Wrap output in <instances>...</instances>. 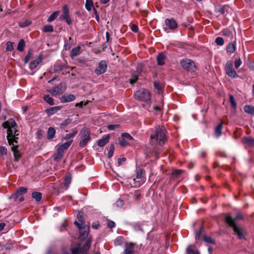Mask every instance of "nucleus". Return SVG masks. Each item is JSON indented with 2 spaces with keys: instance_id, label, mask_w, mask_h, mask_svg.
I'll return each instance as SVG.
<instances>
[{
  "instance_id": "38",
  "label": "nucleus",
  "mask_w": 254,
  "mask_h": 254,
  "mask_svg": "<svg viewBox=\"0 0 254 254\" xmlns=\"http://www.w3.org/2000/svg\"><path fill=\"white\" fill-rule=\"evenodd\" d=\"M229 97L231 106L232 108L235 109L237 108V103L236 102L235 99L232 95H230Z\"/></svg>"
},
{
  "instance_id": "51",
  "label": "nucleus",
  "mask_w": 254,
  "mask_h": 254,
  "mask_svg": "<svg viewBox=\"0 0 254 254\" xmlns=\"http://www.w3.org/2000/svg\"><path fill=\"white\" fill-rule=\"evenodd\" d=\"M183 172L184 171L183 170H176L172 172V176L173 177H177Z\"/></svg>"
},
{
  "instance_id": "30",
  "label": "nucleus",
  "mask_w": 254,
  "mask_h": 254,
  "mask_svg": "<svg viewBox=\"0 0 254 254\" xmlns=\"http://www.w3.org/2000/svg\"><path fill=\"white\" fill-rule=\"evenodd\" d=\"M72 142V140L68 141L65 143H64L62 144V145H60L58 147V149H61L62 151L64 153V151L66 149H67L69 146L71 145V143Z\"/></svg>"
},
{
  "instance_id": "47",
  "label": "nucleus",
  "mask_w": 254,
  "mask_h": 254,
  "mask_svg": "<svg viewBox=\"0 0 254 254\" xmlns=\"http://www.w3.org/2000/svg\"><path fill=\"white\" fill-rule=\"evenodd\" d=\"M141 195L139 191H135L133 194V198L134 200L138 201L140 198Z\"/></svg>"
},
{
  "instance_id": "12",
  "label": "nucleus",
  "mask_w": 254,
  "mask_h": 254,
  "mask_svg": "<svg viewBox=\"0 0 254 254\" xmlns=\"http://www.w3.org/2000/svg\"><path fill=\"white\" fill-rule=\"evenodd\" d=\"M142 72V68L141 66H138L136 67V70L132 72L130 79H129V83L131 84H134L138 79V76Z\"/></svg>"
},
{
  "instance_id": "3",
  "label": "nucleus",
  "mask_w": 254,
  "mask_h": 254,
  "mask_svg": "<svg viewBox=\"0 0 254 254\" xmlns=\"http://www.w3.org/2000/svg\"><path fill=\"white\" fill-rule=\"evenodd\" d=\"M150 93L146 89H141L134 93L135 98L137 100L148 103L150 100Z\"/></svg>"
},
{
  "instance_id": "39",
  "label": "nucleus",
  "mask_w": 254,
  "mask_h": 254,
  "mask_svg": "<svg viewBox=\"0 0 254 254\" xmlns=\"http://www.w3.org/2000/svg\"><path fill=\"white\" fill-rule=\"evenodd\" d=\"M71 122V120L70 119H67L65 120H64L61 124V125H60V127L62 129H64L65 127L67 126L69 124H70Z\"/></svg>"
},
{
  "instance_id": "61",
  "label": "nucleus",
  "mask_w": 254,
  "mask_h": 254,
  "mask_svg": "<svg viewBox=\"0 0 254 254\" xmlns=\"http://www.w3.org/2000/svg\"><path fill=\"white\" fill-rule=\"evenodd\" d=\"M124 201L122 200L119 199L116 201L115 205L118 207L121 208L124 205Z\"/></svg>"
},
{
  "instance_id": "6",
  "label": "nucleus",
  "mask_w": 254,
  "mask_h": 254,
  "mask_svg": "<svg viewBox=\"0 0 254 254\" xmlns=\"http://www.w3.org/2000/svg\"><path fill=\"white\" fill-rule=\"evenodd\" d=\"M226 74L230 77L236 78L239 76L233 68V63L232 61H228L225 66Z\"/></svg>"
},
{
  "instance_id": "9",
  "label": "nucleus",
  "mask_w": 254,
  "mask_h": 254,
  "mask_svg": "<svg viewBox=\"0 0 254 254\" xmlns=\"http://www.w3.org/2000/svg\"><path fill=\"white\" fill-rule=\"evenodd\" d=\"M165 23L166 26V27L164 28L165 31H167L168 29L173 31L177 27V23L173 18L166 19L165 21Z\"/></svg>"
},
{
  "instance_id": "1",
  "label": "nucleus",
  "mask_w": 254,
  "mask_h": 254,
  "mask_svg": "<svg viewBox=\"0 0 254 254\" xmlns=\"http://www.w3.org/2000/svg\"><path fill=\"white\" fill-rule=\"evenodd\" d=\"M151 139H155L159 144L163 145L166 140V130L164 127H157L154 133L150 135Z\"/></svg>"
},
{
  "instance_id": "10",
  "label": "nucleus",
  "mask_w": 254,
  "mask_h": 254,
  "mask_svg": "<svg viewBox=\"0 0 254 254\" xmlns=\"http://www.w3.org/2000/svg\"><path fill=\"white\" fill-rule=\"evenodd\" d=\"M7 128V139L8 140L9 145H11L12 142L11 137H15V136H18V131L16 129V127H8Z\"/></svg>"
},
{
  "instance_id": "56",
  "label": "nucleus",
  "mask_w": 254,
  "mask_h": 254,
  "mask_svg": "<svg viewBox=\"0 0 254 254\" xmlns=\"http://www.w3.org/2000/svg\"><path fill=\"white\" fill-rule=\"evenodd\" d=\"M31 23V21L29 20H26L24 22H21L19 24V26L21 27H24L27 26H29Z\"/></svg>"
},
{
  "instance_id": "48",
  "label": "nucleus",
  "mask_w": 254,
  "mask_h": 254,
  "mask_svg": "<svg viewBox=\"0 0 254 254\" xmlns=\"http://www.w3.org/2000/svg\"><path fill=\"white\" fill-rule=\"evenodd\" d=\"M222 33L224 36L230 37L232 36V32L229 29H226L222 31Z\"/></svg>"
},
{
  "instance_id": "28",
  "label": "nucleus",
  "mask_w": 254,
  "mask_h": 254,
  "mask_svg": "<svg viewBox=\"0 0 254 254\" xmlns=\"http://www.w3.org/2000/svg\"><path fill=\"white\" fill-rule=\"evenodd\" d=\"M244 111L250 115H254V106L247 105L244 108Z\"/></svg>"
},
{
  "instance_id": "63",
  "label": "nucleus",
  "mask_w": 254,
  "mask_h": 254,
  "mask_svg": "<svg viewBox=\"0 0 254 254\" xmlns=\"http://www.w3.org/2000/svg\"><path fill=\"white\" fill-rule=\"evenodd\" d=\"M108 226L109 228H113L115 227V223L111 220H109L108 222Z\"/></svg>"
},
{
  "instance_id": "44",
  "label": "nucleus",
  "mask_w": 254,
  "mask_h": 254,
  "mask_svg": "<svg viewBox=\"0 0 254 254\" xmlns=\"http://www.w3.org/2000/svg\"><path fill=\"white\" fill-rule=\"evenodd\" d=\"M122 137L127 141H132L133 140V137L128 133H123L122 134Z\"/></svg>"
},
{
  "instance_id": "46",
  "label": "nucleus",
  "mask_w": 254,
  "mask_h": 254,
  "mask_svg": "<svg viewBox=\"0 0 254 254\" xmlns=\"http://www.w3.org/2000/svg\"><path fill=\"white\" fill-rule=\"evenodd\" d=\"M203 240L207 243L208 244H215V241L213 240L210 237H207L206 236H203Z\"/></svg>"
},
{
  "instance_id": "54",
  "label": "nucleus",
  "mask_w": 254,
  "mask_h": 254,
  "mask_svg": "<svg viewBox=\"0 0 254 254\" xmlns=\"http://www.w3.org/2000/svg\"><path fill=\"white\" fill-rule=\"evenodd\" d=\"M119 144L122 146H126L129 144V143L125 139V138H124L123 137H122L119 140Z\"/></svg>"
},
{
  "instance_id": "18",
  "label": "nucleus",
  "mask_w": 254,
  "mask_h": 254,
  "mask_svg": "<svg viewBox=\"0 0 254 254\" xmlns=\"http://www.w3.org/2000/svg\"><path fill=\"white\" fill-rule=\"evenodd\" d=\"M109 135L105 134L98 141L97 144L99 146L103 147L109 141Z\"/></svg>"
},
{
  "instance_id": "7",
  "label": "nucleus",
  "mask_w": 254,
  "mask_h": 254,
  "mask_svg": "<svg viewBox=\"0 0 254 254\" xmlns=\"http://www.w3.org/2000/svg\"><path fill=\"white\" fill-rule=\"evenodd\" d=\"M107 70V63L106 61H100L97 64L96 68L94 69V73L96 75H101L106 72Z\"/></svg>"
},
{
  "instance_id": "4",
  "label": "nucleus",
  "mask_w": 254,
  "mask_h": 254,
  "mask_svg": "<svg viewBox=\"0 0 254 254\" xmlns=\"http://www.w3.org/2000/svg\"><path fill=\"white\" fill-rule=\"evenodd\" d=\"M180 64L183 69L188 71L193 72L196 68L195 63L192 60L189 59L182 60L180 62Z\"/></svg>"
},
{
  "instance_id": "22",
  "label": "nucleus",
  "mask_w": 254,
  "mask_h": 254,
  "mask_svg": "<svg viewBox=\"0 0 254 254\" xmlns=\"http://www.w3.org/2000/svg\"><path fill=\"white\" fill-rule=\"evenodd\" d=\"M80 230V237L81 239H84L88 234V229L86 228L85 224L81 226V228H78Z\"/></svg>"
},
{
  "instance_id": "25",
  "label": "nucleus",
  "mask_w": 254,
  "mask_h": 254,
  "mask_svg": "<svg viewBox=\"0 0 254 254\" xmlns=\"http://www.w3.org/2000/svg\"><path fill=\"white\" fill-rule=\"evenodd\" d=\"M56 130L53 127H50L47 131V138L49 140L52 139L55 137Z\"/></svg>"
},
{
  "instance_id": "32",
  "label": "nucleus",
  "mask_w": 254,
  "mask_h": 254,
  "mask_svg": "<svg viewBox=\"0 0 254 254\" xmlns=\"http://www.w3.org/2000/svg\"><path fill=\"white\" fill-rule=\"evenodd\" d=\"M222 123L218 124L215 128V134L216 137H219L222 134Z\"/></svg>"
},
{
  "instance_id": "55",
  "label": "nucleus",
  "mask_w": 254,
  "mask_h": 254,
  "mask_svg": "<svg viewBox=\"0 0 254 254\" xmlns=\"http://www.w3.org/2000/svg\"><path fill=\"white\" fill-rule=\"evenodd\" d=\"M17 190L21 195H23V194L26 193L27 191V189L22 187H19Z\"/></svg>"
},
{
  "instance_id": "29",
  "label": "nucleus",
  "mask_w": 254,
  "mask_h": 254,
  "mask_svg": "<svg viewBox=\"0 0 254 254\" xmlns=\"http://www.w3.org/2000/svg\"><path fill=\"white\" fill-rule=\"evenodd\" d=\"M243 142L250 146L254 145V138L250 137H245L243 139Z\"/></svg>"
},
{
  "instance_id": "62",
  "label": "nucleus",
  "mask_w": 254,
  "mask_h": 254,
  "mask_svg": "<svg viewBox=\"0 0 254 254\" xmlns=\"http://www.w3.org/2000/svg\"><path fill=\"white\" fill-rule=\"evenodd\" d=\"M235 66L236 68H238L242 64V62L240 59L237 60L235 61Z\"/></svg>"
},
{
  "instance_id": "42",
  "label": "nucleus",
  "mask_w": 254,
  "mask_h": 254,
  "mask_svg": "<svg viewBox=\"0 0 254 254\" xmlns=\"http://www.w3.org/2000/svg\"><path fill=\"white\" fill-rule=\"evenodd\" d=\"M43 31L45 32H52L54 31V28L51 25H47L44 26Z\"/></svg>"
},
{
  "instance_id": "15",
  "label": "nucleus",
  "mask_w": 254,
  "mask_h": 254,
  "mask_svg": "<svg viewBox=\"0 0 254 254\" xmlns=\"http://www.w3.org/2000/svg\"><path fill=\"white\" fill-rule=\"evenodd\" d=\"M42 59H43L42 55H39L36 60L30 63L29 65V68L31 70L36 68L37 67L38 65L42 62Z\"/></svg>"
},
{
  "instance_id": "59",
  "label": "nucleus",
  "mask_w": 254,
  "mask_h": 254,
  "mask_svg": "<svg viewBox=\"0 0 254 254\" xmlns=\"http://www.w3.org/2000/svg\"><path fill=\"white\" fill-rule=\"evenodd\" d=\"M119 127V125H110L108 126V128L110 130H115Z\"/></svg>"
},
{
  "instance_id": "53",
  "label": "nucleus",
  "mask_w": 254,
  "mask_h": 254,
  "mask_svg": "<svg viewBox=\"0 0 254 254\" xmlns=\"http://www.w3.org/2000/svg\"><path fill=\"white\" fill-rule=\"evenodd\" d=\"M215 43L218 45L222 46L224 44V40H223V39L222 38L218 37H217L216 38V39H215Z\"/></svg>"
},
{
  "instance_id": "23",
  "label": "nucleus",
  "mask_w": 254,
  "mask_h": 254,
  "mask_svg": "<svg viewBox=\"0 0 254 254\" xmlns=\"http://www.w3.org/2000/svg\"><path fill=\"white\" fill-rule=\"evenodd\" d=\"M71 182V178L69 176H67L65 178L63 183L61 185V188H63L64 190H66Z\"/></svg>"
},
{
  "instance_id": "17",
  "label": "nucleus",
  "mask_w": 254,
  "mask_h": 254,
  "mask_svg": "<svg viewBox=\"0 0 254 254\" xmlns=\"http://www.w3.org/2000/svg\"><path fill=\"white\" fill-rule=\"evenodd\" d=\"M2 126L3 128H8V127H17V125L14 121L12 118L9 119L7 121L4 122L2 125Z\"/></svg>"
},
{
  "instance_id": "45",
  "label": "nucleus",
  "mask_w": 254,
  "mask_h": 254,
  "mask_svg": "<svg viewBox=\"0 0 254 254\" xmlns=\"http://www.w3.org/2000/svg\"><path fill=\"white\" fill-rule=\"evenodd\" d=\"M115 147L113 144H111L109 146V150L108 153V157L111 158L113 156Z\"/></svg>"
},
{
  "instance_id": "27",
  "label": "nucleus",
  "mask_w": 254,
  "mask_h": 254,
  "mask_svg": "<svg viewBox=\"0 0 254 254\" xmlns=\"http://www.w3.org/2000/svg\"><path fill=\"white\" fill-rule=\"evenodd\" d=\"M64 153L61 149L58 148L57 152L54 155V160L55 161H59L63 156Z\"/></svg>"
},
{
  "instance_id": "50",
  "label": "nucleus",
  "mask_w": 254,
  "mask_h": 254,
  "mask_svg": "<svg viewBox=\"0 0 254 254\" xmlns=\"http://www.w3.org/2000/svg\"><path fill=\"white\" fill-rule=\"evenodd\" d=\"M186 251L187 254H199L197 251L191 249V246L187 248Z\"/></svg>"
},
{
  "instance_id": "64",
  "label": "nucleus",
  "mask_w": 254,
  "mask_h": 254,
  "mask_svg": "<svg viewBox=\"0 0 254 254\" xmlns=\"http://www.w3.org/2000/svg\"><path fill=\"white\" fill-rule=\"evenodd\" d=\"M36 133H37V137L39 139H41L42 135H43V131L41 129H39L37 131Z\"/></svg>"
},
{
  "instance_id": "24",
  "label": "nucleus",
  "mask_w": 254,
  "mask_h": 254,
  "mask_svg": "<svg viewBox=\"0 0 254 254\" xmlns=\"http://www.w3.org/2000/svg\"><path fill=\"white\" fill-rule=\"evenodd\" d=\"M60 109L61 107L60 106H55L47 109L46 110V112L49 116H51L55 114L57 112L60 110Z\"/></svg>"
},
{
  "instance_id": "8",
  "label": "nucleus",
  "mask_w": 254,
  "mask_h": 254,
  "mask_svg": "<svg viewBox=\"0 0 254 254\" xmlns=\"http://www.w3.org/2000/svg\"><path fill=\"white\" fill-rule=\"evenodd\" d=\"M66 89V86L63 83H60L52 89L49 90V92L54 96L60 95L63 93Z\"/></svg>"
},
{
  "instance_id": "41",
  "label": "nucleus",
  "mask_w": 254,
  "mask_h": 254,
  "mask_svg": "<svg viewBox=\"0 0 254 254\" xmlns=\"http://www.w3.org/2000/svg\"><path fill=\"white\" fill-rule=\"evenodd\" d=\"M21 196V194H20L19 192L16 190L15 192L13 193L9 197L10 199H13L14 201H17L18 200V198Z\"/></svg>"
},
{
  "instance_id": "19",
  "label": "nucleus",
  "mask_w": 254,
  "mask_h": 254,
  "mask_svg": "<svg viewBox=\"0 0 254 254\" xmlns=\"http://www.w3.org/2000/svg\"><path fill=\"white\" fill-rule=\"evenodd\" d=\"M166 57L163 53H160L157 56V64L159 65H163L165 64V60Z\"/></svg>"
},
{
  "instance_id": "11",
  "label": "nucleus",
  "mask_w": 254,
  "mask_h": 254,
  "mask_svg": "<svg viewBox=\"0 0 254 254\" xmlns=\"http://www.w3.org/2000/svg\"><path fill=\"white\" fill-rule=\"evenodd\" d=\"M63 13L61 15V18L65 20L68 25L71 24V20L69 16V10L67 5H64L63 7Z\"/></svg>"
},
{
  "instance_id": "2",
  "label": "nucleus",
  "mask_w": 254,
  "mask_h": 254,
  "mask_svg": "<svg viewBox=\"0 0 254 254\" xmlns=\"http://www.w3.org/2000/svg\"><path fill=\"white\" fill-rule=\"evenodd\" d=\"M225 221L230 226L233 228L234 232L237 235L238 238L240 239L245 238V232L243 230L237 226L235 223V220L232 218L230 215H227L225 217Z\"/></svg>"
},
{
  "instance_id": "14",
  "label": "nucleus",
  "mask_w": 254,
  "mask_h": 254,
  "mask_svg": "<svg viewBox=\"0 0 254 254\" xmlns=\"http://www.w3.org/2000/svg\"><path fill=\"white\" fill-rule=\"evenodd\" d=\"M75 97L73 94H64L60 98V101L62 103L69 102L74 101Z\"/></svg>"
},
{
  "instance_id": "16",
  "label": "nucleus",
  "mask_w": 254,
  "mask_h": 254,
  "mask_svg": "<svg viewBox=\"0 0 254 254\" xmlns=\"http://www.w3.org/2000/svg\"><path fill=\"white\" fill-rule=\"evenodd\" d=\"M91 243H92L91 238H88L87 239V240L86 241L85 244L83 245V246L81 248L80 247V253H86L89 249V248L91 246Z\"/></svg>"
},
{
  "instance_id": "20",
  "label": "nucleus",
  "mask_w": 254,
  "mask_h": 254,
  "mask_svg": "<svg viewBox=\"0 0 254 254\" xmlns=\"http://www.w3.org/2000/svg\"><path fill=\"white\" fill-rule=\"evenodd\" d=\"M82 216V213L80 212H78L77 215V218L79 222L75 221L74 222V224L78 227V228H81V226L85 225V223L83 220Z\"/></svg>"
},
{
  "instance_id": "43",
  "label": "nucleus",
  "mask_w": 254,
  "mask_h": 254,
  "mask_svg": "<svg viewBox=\"0 0 254 254\" xmlns=\"http://www.w3.org/2000/svg\"><path fill=\"white\" fill-rule=\"evenodd\" d=\"M85 8L88 11H90L93 7V2L91 0H86Z\"/></svg>"
},
{
  "instance_id": "33",
  "label": "nucleus",
  "mask_w": 254,
  "mask_h": 254,
  "mask_svg": "<svg viewBox=\"0 0 254 254\" xmlns=\"http://www.w3.org/2000/svg\"><path fill=\"white\" fill-rule=\"evenodd\" d=\"M236 50V45L233 43H230L227 46V51L228 53L232 54L235 52Z\"/></svg>"
},
{
  "instance_id": "36",
  "label": "nucleus",
  "mask_w": 254,
  "mask_h": 254,
  "mask_svg": "<svg viewBox=\"0 0 254 254\" xmlns=\"http://www.w3.org/2000/svg\"><path fill=\"white\" fill-rule=\"evenodd\" d=\"M59 11H55L51 14L48 17L47 21L49 22H52L55 20V19L58 17L59 15Z\"/></svg>"
},
{
  "instance_id": "5",
  "label": "nucleus",
  "mask_w": 254,
  "mask_h": 254,
  "mask_svg": "<svg viewBox=\"0 0 254 254\" xmlns=\"http://www.w3.org/2000/svg\"><path fill=\"white\" fill-rule=\"evenodd\" d=\"M82 139L79 142V146L83 147L86 145L87 142L90 140V131L88 128H83L80 132Z\"/></svg>"
},
{
  "instance_id": "40",
  "label": "nucleus",
  "mask_w": 254,
  "mask_h": 254,
  "mask_svg": "<svg viewBox=\"0 0 254 254\" xmlns=\"http://www.w3.org/2000/svg\"><path fill=\"white\" fill-rule=\"evenodd\" d=\"M33 55V52L31 50H29L28 51V53L27 55L25 57L24 59V62L25 64H26L28 62L30 59L32 57Z\"/></svg>"
},
{
  "instance_id": "13",
  "label": "nucleus",
  "mask_w": 254,
  "mask_h": 254,
  "mask_svg": "<svg viewBox=\"0 0 254 254\" xmlns=\"http://www.w3.org/2000/svg\"><path fill=\"white\" fill-rule=\"evenodd\" d=\"M135 244L132 242L126 243L125 249L124 250V254H134Z\"/></svg>"
},
{
  "instance_id": "60",
  "label": "nucleus",
  "mask_w": 254,
  "mask_h": 254,
  "mask_svg": "<svg viewBox=\"0 0 254 254\" xmlns=\"http://www.w3.org/2000/svg\"><path fill=\"white\" fill-rule=\"evenodd\" d=\"M79 253H80V247L74 248L71 250L72 254H78Z\"/></svg>"
},
{
  "instance_id": "26",
  "label": "nucleus",
  "mask_w": 254,
  "mask_h": 254,
  "mask_svg": "<svg viewBox=\"0 0 254 254\" xmlns=\"http://www.w3.org/2000/svg\"><path fill=\"white\" fill-rule=\"evenodd\" d=\"M81 48L79 46H77L73 48L70 53V57L73 58L75 56L79 55L80 54Z\"/></svg>"
},
{
  "instance_id": "35",
  "label": "nucleus",
  "mask_w": 254,
  "mask_h": 254,
  "mask_svg": "<svg viewBox=\"0 0 254 254\" xmlns=\"http://www.w3.org/2000/svg\"><path fill=\"white\" fill-rule=\"evenodd\" d=\"M44 100L50 105H54L55 104L54 99L49 95H45L43 97Z\"/></svg>"
},
{
  "instance_id": "58",
  "label": "nucleus",
  "mask_w": 254,
  "mask_h": 254,
  "mask_svg": "<svg viewBox=\"0 0 254 254\" xmlns=\"http://www.w3.org/2000/svg\"><path fill=\"white\" fill-rule=\"evenodd\" d=\"M215 11L216 12H219L221 14H224L225 11V7L223 6H221L219 7H217L216 8Z\"/></svg>"
},
{
  "instance_id": "52",
  "label": "nucleus",
  "mask_w": 254,
  "mask_h": 254,
  "mask_svg": "<svg viewBox=\"0 0 254 254\" xmlns=\"http://www.w3.org/2000/svg\"><path fill=\"white\" fill-rule=\"evenodd\" d=\"M124 238L122 237H117L114 242L115 245L116 246H119L121 245L122 242H123Z\"/></svg>"
},
{
  "instance_id": "34",
  "label": "nucleus",
  "mask_w": 254,
  "mask_h": 254,
  "mask_svg": "<svg viewBox=\"0 0 254 254\" xmlns=\"http://www.w3.org/2000/svg\"><path fill=\"white\" fill-rule=\"evenodd\" d=\"M25 46V43L24 40L21 39L18 43L17 50L19 52H22L24 50Z\"/></svg>"
},
{
  "instance_id": "37",
  "label": "nucleus",
  "mask_w": 254,
  "mask_h": 254,
  "mask_svg": "<svg viewBox=\"0 0 254 254\" xmlns=\"http://www.w3.org/2000/svg\"><path fill=\"white\" fill-rule=\"evenodd\" d=\"M64 66L63 64H55L53 66L54 72H57L64 69Z\"/></svg>"
},
{
  "instance_id": "57",
  "label": "nucleus",
  "mask_w": 254,
  "mask_h": 254,
  "mask_svg": "<svg viewBox=\"0 0 254 254\" xmlns=\"http://www.w3.org/2000/svg\"><path fill=\"white\" fill-rule=\"evenodd\" d=\"M7 149L5 146H0V154L1 155H6Z\"/></svg>"
},
{
  "instance_id": "49",
  "label": "nucleus",
  "mask_w": 254,
  "mask_h": 254,
  "mask_svg": "<svg viewBox=\"0 0 254 254\" xmlns=\"http://www.w3.org/2000/svg\"><path fill=\"white\" fill-rule=\"evenodd\" d=\"M6 50L7 51H11L13 49V43L11 41H7L6 43Z\"/></svg>"
},
{
  "instance_id": "21",
  "label": "nucleus",
  "mask_w": 254,
  "mask_h": 254,
  "mask_svg": "<svg viewBox=\"0 0 254 254\" xmlns=\"http://www.w3.org/2000/svg\"><path fill=\"white\" fill-rule=\"evenodd\" d=\"M18 145H13L11 147V150L13 153L14 160L16 161H18L21 157L19 151L17 150Z\"/></svg>"
},
{
  "instance_id": "31",
  "label": "nucleus",
  "mask_w": 254,
  "mask_h": 254,
  "mask_svg": "<svg viewBox=\"0 0 254 254\" xmlns=\"http://www.w3.org/2000/svg\"><path fill=\"white\" fill-rule=\"evenodd\" d=\"M32 197L37 202H39L42 198V193L40 192L34 191L32 193Z\"/></svg>"
}]
</instances>
